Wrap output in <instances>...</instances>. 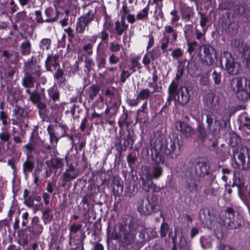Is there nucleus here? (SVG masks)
Instances as JSON below:
<instances>
[{
    "label": "nucleus",
    "mask_w": 250,
    "mask_h": 250,
    "mask_svg": "<svg viewBox=\"0 0 250 250\" xmlns=\"http://www.w3.org/2000/svg\"><path fill=\"white\" fill-rule=\"evenodd\" d=\"M135 233L132 232H128L127 229H126L124 235L122 237V241L126 245H131L133 244L135 242L136 237Z\"/></svg>",
    "instance_id": "c9c22d12"
},
{
    "label": "nucleus",
    "mask_w": 250,
    "mask_h": 250,
    "mask_svg": "<svg viewBox=\"0 0 250 250\" xmlns=\"http://www.w3.org/2000/svg\"><path fill=\"white\" fill-rule=\"evenodd\" d=\"M43 230V227L40 223L39 217L37 216L32 218L30 225L25 228V231L29 232V234H27V235H28L30 238L37 235H40Z\"/></svg>",
    "instance_id": "4468645a"
},
{
    "label": "nucleus",
    "mask_w": 250,
    "mask_h": 250,
    "mask_svg": "<svg viewBox=\"0 0 250 250\" xmlns=\"http://www.w3.org/2000/svg\"><path fill=\"white\" fill-rule=\"evenodd\" d=\"M233 6L232 2L230 0H222L219 3L218 9L221 11L230 10Z\"/></svg>",
    "instance_id": "de8ad7c7"
},
{
    "label": "nucleus",
    "mask_w": 250,
    "mask_h": 250,
    "mask_svg": "<svg viewBox=\"0 0 250 250\" xmlns=\"http://www.w3.org/2000/svg\"><path fill=\"white\" fill-rule=\"evenodd\" d=\"M51 165L54 169H62L64 166V159L60 157H56L51 159Z\"/></svg>",
    "instance_id": "a18cd8bd"
},
{
    "label": "nucleus",
    "mask_w": 250,
    "mask_h": 250,
    "mask_svg": "<svg viewBox=\"0 0 250 250\" xmlns=\"http://www.w3.org/2000/svg\"><path fill=\"white\" fill-rule=\"evenodd\" d=\"M23 71L24 75L21 80L22 86L24 87H34L35 83L39 80L42 74V67L36 57L32 56L24 62Z\"/></svg>",
    "instance_id": "20e7f679"
},
{
    "label": "nucleus",
    "mask_w": 250,
    "mask_h": 250,
    "mask_svg": "<svg viewBox=\"0 0 250 250\" xmlns=\"http://www.w3.org/2000/svg\"><path fill=\"white\" fill-rule=\"evenodd\" d=\"M152 93L148 88H144L141 89L137 95L138 98L141 101V100H145L148 99L151 96Z\"/></svg>",
    "instance_id": "8fccbe9b"
},
{
    "label": "nucleus",
    "mask_w": 250,
    "mask_h": 250,
    "mask_svg": "<svg viewBox=\"0 0 250 250\" xmlns=\"http://www.w3.org/2000/svg\"><path fill=\"white\" fill-rule=\"evenodd\" d=\"M104 106V98L101 95L99 94L98 98L93 103V107L101 109H103Z\"/></svg>",
    "instance_id": "13d9d810"
},
{
    "label": "nucleus",
    "mask_w": 250,
    "mask_h": 250,
    "mask_svg": "<svg viewBox=\"0 0 250 250\" xmlns=\"http://www.w3.org/2000/svg\"><path fill=\"white\" fill-rule=\"evenodd\" d=\"M173 100H174L175 102H176V97L168 95L167 102H166L164 106L162 108V109L159 111L160 114L162 113L163 112H167V110H168L167 108L171 104V103Z\"/></svg>",
    "instance_id": "4d7b16f0"
},
{
    "label": "nucleus",
    "mask_w": 250,
    "mask_h": 250,
    "mask_svg": "<svg viewBox=\"0 0 250 250\" xmlns=\"http://www.w3.org/2000/svg\"><path fill=\"white\" fill-rule=\"evenodd\" d=\"M178 9L180 12L182 20L185 21H188L194 15V12L192 7L187 4L180 2L179 4Z\"/></svg>",
    "instance_id": "4be33fe9"
},
{
    "label": "nucleus",
    "mask_w": 250,
    "mask_h": 250,
    "mask_svg": "<svg viewBox=\"0 0 250 250\" xmlns=\"http://www.w3.org/2000/svg\"><path fill=\"white\" fill-rule=\"evenodd\" d=\"M20 51L22 55H29L31 51V45L30 42L28 40L22 42L20 46Z\"/></svg>",
    "instance_id": "58836bf2"
},
{
    "label": "nucleus",
    "mask_w": 250,
    "mask_h": 250,
    "mask_svg": "<svg viewBox=\"0 0 250 250\" xmlns=\"http://www.w3.org/2000/svg\"><path fill=\"white\" fill-rule=\"evenodd\" d=\"M190 99L189 91L187 86H180L176 97V102L181 106H185Z\"/></svg>",
    "instance_id": "5701e85b"
},
{
    "label": "nucleus",
    "mask_w": 250,
    "mask_h": 250,
    "mask_svg": "<svg viewBox=\"0 0 250 250\" xmlns=\"http://www.w3.org/2000/svg\"><path fill=\"white\" fill-rule=\"evenodd\" d=\"M196 135L194 143L199 146H203L205 145L206 139L208 138L209 133L205 128L203 123H199L196 128Z\"/></svg>",
    "instance_id": "f3484780"
},
{
    "label": "nucleus",
    "mask_w": 250,
    "mask_h": 250,
    "mask_svg": "<svg viewBox=\"0 0 250 250\" xmlns=\"http://www.w3.org/2000/svg\"><path fill=\"white\" fill-rule=\"evenodd\" d=\"M78 175V172L65 170L62 175V180L65 183L71 182L76 179Z\"/></svg>",
    "instance_id": "ea45409f"
},
{
    "label": "nucleus",
    "mask_w": 250,
    "mask_h": 250,
    "mask_svg": "<svg viewBox=\"0 0 250 250\" xmlns=\"http://www.w3.org/2000/svg\"><path fill=\"white\" fill-rule=\"evenodd\" d=\"M104 29L105 30H108L109 31H111L110 30L113 26V23L111 19L110 16H109L106 13V11L104 13Z\"/></svg>",
    "instance_id": "3c124183"
},
{
    "label": "nucleus",
    "mask_w": 250,
    "mask_h": 250,
    "mask_svg": "<svg viewBox=\"0 0 250 250\" xmlns=\"http://www.w3.org/2000/svg\"><path fill=\"white\" fill-rule=\"evenodd\" d=\"M236 81V96L242 101L246 102L250 99V81L246 77H238Z\"/></svg>",
    "instance_id": "6e6552de"
},
{
    "label": "nucleus",
    "mask_w": 250,
    "mask_h": 250,
    "mask_svg": "<svg viewBox=\"0 0 250 250\" xmlns=\"http://www.w3.org/2000/svg\"><path fill=\"white\" fill-rule=\"evenodd\" d=\"M198 188V184L195 181L188 182L186 185V189L190 192H193L197 191Z\"/></svg>",
    "instance_id": "338daca9"
},
{
    "label": "nucleus",
    "mask_w": 250,
    "mask_h": 250,
    "mask_svg": "<svg viewBox=\"0 0 250 250\" xmlns=\"http://www.w3.org/2000/svg\"><path fill=\"white\" fill-rule=\"evenodd\" d=\"M125 17H121V22L118 21H116V31H124L127 29L128 25L125 22Z\"/></svg>",
    "instance_id": "49530a36"
},
{
    "label": "nucleus",
    "mask_w": 250,
    "mask_h": 250,
    "mask_svg": "<svg viewBox=\"0 0 250 250\" xmlns=\"http://www.w3.org/2000/svg\"><path fill=\"white\" fill-rule=\"evenodd\" d=\"M38 129L37 126L34 128L30 137L29 142L23 146V148L26 150L27 158L32 157L33 153L35 152L37 147H38L39 142L35 135V132L38 131Z\"/></svg>",
    "instance_id": "2eb2a0df"
},
{
    "label": "nucleus",
    "mask_w": 250,
    "mask_h": 250,
    "mask_svg": "<svg viewBox=\"0 0 250 250\" xmlns=\"http://www.w3.org/2000/svg\"><path fill=\"white\" fill-rule=\"evenodd\" d=\"M122 174L125 183L129 185L136 182L138 180L136 171H134V169H130L129 172L123 170Z\"/></svg>",
    "instance_id": "7c9ffc66"
},
{
    "label": "nucleus",
    "mask_w": 250,
    "mask_h": 250,
    "mask_svg": "<svg viewBox=\"0 0 250 250\" xmlns=\"http://www.w3.org/2000/svg\"><path fill=\"white\" fill-rule=\"evenodd\" d=\"M49 125L56 131V133L58 134H62L63 135V137H65L66 132L68 130V127L67 125L62 123H60L59 125L50 124Z\"/></svg>",
    "instance_id": "e433bc0d"
},
{
    "label": "nucleus",
    "mask_w": 250,
    "mask_h": 250,
    "mask_svg": "<svg viewBox=\"0 0 250 250\" xmlns=\"http://www.w3.org/2000/svg\"><path fill=\"white\" fill-rule=\"evenodd\" d=\"M25 93L29 95L28 101L32 103V104L36 105V106L39 105L42 103H43L42 101V96L45 97L44 94H42L38 91L37 89L34 90L33 91H31L30 89L31 87H25Z\"/></svg>",
    "instance_id": "393cba45"
},
{
    "label": "nucleus",
    "mask_w": 250,
    "mask_h": 250,
    "mask_svg": "<svg viewBox=\"0 0 250 250\" xmlns=\"http://www.w3.org/2000/svg\"><path fill=\"white\" fill-rule=\"evenodd\" d=\"M189 167L186 168L187 172L194 174L197 177H205L206 176H211V181L215 178L212 173L209 172V165L207 160L199 157L191 159L188 163Z\"/></svg>",
    "instance_id": "39448f33"
},
{
    "label": "nucleus",
    "mask_w": 250,
    "mask_h": 250,
    "mask_svg": "<svg viewBox=\"0 0 250 250\" xmlns=\"http://www.w3.org/2000/svg\"><path fill=\"white\" fill-rule=\"evenodd\" d=\"M132 74L128 70H123L120 75V82L124 83L126 79L129 78Z\"/></svg>",
    "instance_id": "774afa93"
},
{
    "label": "nucleus",
    "mask_w": 250,
    "mask_h": 250,
    "mask_svg": "<svg viewBox=\"0 0 250 250\" xmlns=\"http://www.w3.org/2000/svg\"><path fill=\"white\" fill-rule=\"evenodd\" d=\"M34 167V163L32 161L29 160V158H27L23 164L22 170L24 173L26 172H31L33 171Z\"/></svg>",
    "instance_id": "09e8293b"
},
{
    "label": "nucleus",
    "mask_w": 250,
    "mask_h": 250,
    "mask_svg": "<svg viewBox=\"0 0 250 250\" xmlns=\"http://www.w3.org/2000/svg\"><path fill=\"white\" fill-rule=\"evenodd\" d=\"M203 101L204 104L210 109H217L219 106V97L216 96L215 93L211 90L209 89L204 96Z\"/></svg>",
    "instance_id": "dca6fc26"
},
{
    "label": "nucleus",
    "mask_w": 250,
    "mask_h": 250,
    "mask_svg": "<svg viewBox=\"0 0 250 250\" xmlns=\"http://www.w3.org/2000/svg\"><path fill=\"white\" fill-rule=\"evenodd\" d=\"M30 111L28 108H22L16 104L13 110V116L19 121H23L24 120L28 119Z\"/></svg>",
    "instance_id": "c85d7f7f"
},
{
    "label": "nucleus",
    "mask_w": 250,
    "mask_h": 250,
    "mask_svg": "<svg viewBox=\"0 0 250 250\" xmlns=\"http://www.w3.org/2000/svg\"><path fill=\"white\" fill-rule=\"evenodd\" d=\"M199 219L205 227H211L217 220L216 210L212 208H202L199 212Z\"/></svg>",
    "instance_id": "1a4fd4ad"
},
{
    "label": "nucleus",
    "mask_w": 250,
    "mask_h": 250,
    "mask_svg": "<svg viewBox=\"0 0 250 250\" xmlns=\"http://www.w3.org/2000/svg\"><path fill=\"white\" fill-rule=\"evenodd\" d=\"M230 12L227 11L224 14L221 15L219 20V23L222 27V31H228L227 29L230 24Z\"/></svg>",
    "instance_id": "2f4dec72"
},
{
    "label": "nucleus",
    "mask_w": 250,
    "mask_h": 250,
    "mask_svg": "<svg viewBox=\"0 0 250 250\" xmlns=\"http://www.w3.org/2000/svg\"><path fill=\"white\" fill-rule=\"evenodd\" d=\"M173 136L169 143L164 144L163 139L157 137L155 140H151L150 151L152 163L149 173L154 179H159L163 174L162 165H167L168 159H175L181 152V148L183 145L182 136Z\"/></svg>",
    "instance_id": "f257e3e1"
},
{
    "label": "nucleus",
    "mask_w": 250,
    "mask_h": 250,
    "mask_svg": "<svg viewBox=\"0 0 250 250\" xmlns=\"http://www.w3.org/2000/svg\"><path fill=\"white\" fill-rule=\"evenodd\" d=\"M40 118L42 121H45L48 118L49 109L47 107V104L45 101L37 106Z\"/></svg>",
    "instance_id": "72a5a7b5"
},
{
    "label": "nucleus",
    "mask_w": 250,
    "mask_h": 250,
    "mask_svg": "<svg viewBox=\"0 0 250 250\" xmlns=\"http://www.w3.org/2000/svg\"><path fill=\"white\" fill-rule=\"evenodd\" d=\"M179 82L172 80L168 88V95L176 97L178 92H179Z\"/></svg>",
    "instance_id": "79ce46f5"
},
{
    "label": "nucleus",
    "mask_w": 250,
    "mask_h": 250,
    "mask_svg": "<svg viewBox=\"0 0 250 250\" xmlns=\"http://www.w3.org/2000/svg\"><path fill=\"white\" fill-rule=\"evenodd\" d=\"M130 12L129 8L127 6L126 0H124L122 1V7L120 10V14L121 17H125Z\"/></svg>",
    "instance_id": "bf43d9fd"
},
{
    "label": "nucleus",
    "mask_w": 250,
    "mask_h": 250,
    "mask_svg": "<svg viewBox=\"0 0 250 250\" xmlns=\"http://www.w3.org/2000/svg\"><path fill=\"white\" fill-rule=\"evenodd\" d=\"M123 185L119 182L117 184L114 183L113 185V193L115 195H119L122 194L123 192Z\"/></svg>",
    "instance_id": "6e6d98bb"
},
{
    "label": "nucleus",
    "mask_w": 250,
    "mask_h": 250,
    "mask_svg": "<svg viewBox=\"0 0 250 250\" xmlns=\"http://www.w3.org/2000/svg\"><path fill=\"white\" fill-rule=\"evenodd\" d=\"M47 131L49 135V140L51 144H57L60 139L63 137V135L56 133V131L49 125L47 126Z\"/></svg>",
    "instance_id": "473e14b6"
},
{
    "label": "nucleus",
    "mask_w": 250,
    "mask_h": 250,
    "mask_svg": "<svg viewBox=\"0 0 250 250\" xmlns=\"http://www.w3.org/2000/svg\"><path fill=\"white\" fill-rule=\"evenodd\" d=\"M246 150L248 157L247 162L246 161V156L244 153H240L238 154L237 158L235 160V163L239 168L243 170L248 169L250 168V154L249 152V148L247 147Z\"/></svg>",
    "instance_id": "a878e982"
},
{
    "label": "nucleus",
    "mask_w": 250,
    "mask_h": 250,
    "mask_svg": "<svg viewBox=\"0 0 250 250\" xmlns=\"http://www.w3.org/2000/svg\"><path fill=\"white\" fill-rule=\"evenodd\" d=\"M104 95L106 97L105 101L106 108L104 114L106 115L107 118L110 119L116 115L121 104V101L109 88L105 90Z\"/></svg>",
    "instance_id": "0eeeda50"
},
{
    "label": "nucleus",
    "mask_w": 250,
    "mask_h": 250,
    "mask_svg": "<svg viewBox=\"0 0 250 250\" xmlns=\"http://www.w3.org/2000/svg\"><path fill=\"white\" fill-rule=\"evenodd\" d=\"M130 62L131 65H129L128 68L132 74L135 72L137 70H140L143 67L137 58L131 59Z\"/></svg>",
    "instance_id": "37998d69"
},
{
    "label": "nucleus",
    "mask_w": 250,
    "mask_h": 250,
    "mask_svg": "<svg viewBox=\"0 0 250 250\" xmlns=\"http://www.w3.org/2000/svg\"><path fill=\"white\" fill-rule=\"evenodd\" d=\"M222 75L221 71L218 72L216 70L213 71L212 74V79L215 85H219L222 81Z\"/></svg>",
    "instance_id": "864d4df0"
},
{
    "label": "nucleus",
    "mask_w": 250,
    "mask_h": 250,
    "mask_svg": "<svg viewBox=\"0 0 250 250\" xmlns=\"http://www.w3.org/2000/svg\"><path fill=\"white\" fill-rule=\"evenodd\" d=\"M153 179L152 175L148 172L145 176H142L140 178L141 184L144 189L146 190L147 188L150 186L152 183Z\"/></svg>",
    "instance_id": "4c0bfd02"
},
{
    "label": "nucleus",
    "mask_w": 250,
    "mask_h": 250,
    "mask_svg": "<svg viewBox=\"0 0 250 250\" xmlns=\"http://www.w3.org/2000/svg\"><path fill=\"white\" fill-rule=\"evenodd\" d=\"M95 65V62L93 59L86 57L84 60V65L83 71L84 74L88 76L89 73L93 69V67Z\"/></svg>",
    "instance_id": "a19ab883"
},
{
    "label": "nucleus",
    "mask_w": 250,
    "mask_h": 250,
    "mask_svg": "<svg viewBox=\"0 0 250 250\" xmlns=\"http://www.w3.org/2000/svg\"><path fill=\"white\" fill-rule=\"evenodd\" d=\"M149 10V4H148L142 10V12L138 13L136 16V19L139 20H144L148 16Z\"/></svg>",
    "instance_id": "680f3d73"
},
{
    "label": "nucleus",
    "mask_w": 250,
    "mask_h": 250,
    "mask_svg": "<svg viewBox=\"0 0 250 250\" xmlns=\"http://www.w3.org/2000/svg\"><path fill=\"white\" fill-rule=\"evenodd\" d=\"M42 219L45 224L49 223L53 219V215L51 210L48 208H45L42 211Z\"/></svg>",
    "instance_id": "c03bdc74"
},
{
    "label": "nucleus",
    "mask_w": 250,
    "mask_h": 250,
    "mask_svg": "<svg viewBox=\"0 0 250 250\" xmlns=\"http://www.w3.org/2000/svg\"><path fill=\"white\" fill-rule=\"evenodd\" d=\"M133 119L127 110L123 111V114L119 118L118 124L119 127V136L115 137L113 142L116 150L115 159L120 161L123 157V152L127 148L131 150L136 140L135 135L132 128L129 127L133 124Z\"/></svg>",
    "instance_id": "f03ea898"
},
{
    "label": "nucleus",
    "mask_w": 250,
    "mask_h": 250,
    "mask_svg": "<svg viewBox=\"0 0 250 250\" xmlns=\"http://www.w3.org/2000/svg\"><path fill=\"white\" fill-rule=\"evenodd\" d=\"M162 209V205L156 194L147 196L145 202L142 199L138 203L137 210L142 216H149L158 213Z\"/></svg>",
    "instance_id": "423d86ee"
},
{
    "label": "nucleus",
    "mask_w": 250,
    "mask_h": 250,
    "mask_svg": "<svg viewBox=\"0 0 250 250\" xmlns=\"http://www.w3.org/2000/svg\"><path fill=\"white\" fill-rule=\"evenodd\" d=\"M83 18H79L78 21H77L76 25V31H84L86 29V27L88 30V24L84 21Z\"/></svg>",
    "instance_id": "603ef678"
},
{
    "label": "nucleus",
    "mask_w": 250,
    "mask_h": 250,
    "mask_svg": "<svg viewBox=\"0 0 250 250\" xmlns=\"http://www.w3.org/2000/svg\"><path fill=\"white\" fill-rule=\"evenodd\" d=\"M45 14L47 17V19L45 20V22H54L58 20L60 12L58 8L56 7H49L45 10Z\"/></svg>",
    "instance_id": "c756f323"
},
{
    "label": "nucleus",
    "mask_w": 250,
    "mask_h": 250,
    "mask_svg": "<svg viewBox=\"0 0 250 250\" xmlns=\"http://www.w3.org/2000/svg\"><path fill=\"white\" fill-rule=\"evenodd\" d=\"M126 228L122 224L116 225L114 226L112 231L109 227L107 229V234L113 240L122 239V237L126 230Z\"/></svg>",
    "instance_id": "b1692460"
},
{
    "label": "nucleus",
    "mask_w": 250,
    "mask_h": 250,
    "mask_svg": "<svg viewBox=\"0 0 250 250\" xmlns=\"http://www.w3.org/2000/svg\"><path fill=\"white\" fill-rule=\"evenodd\" d=\"M245 7L240 4H235L233 7L234 14L237 16H242L245 12Z\"/></svg>",
    "instance_id": "052dcab7"
},
{
    "label": "nucleus",
    "mask_w": 250,
    "mask_h": 250,
    "mask_svg": "<svg viewBox=\"0 0 250 250\" xmlns=\"http://www.w3.org/2000/svg\"><path fill=\"white\" fill-rule=\"evenodd\" d=\"M59 55L57 54H48L44 62L46 71L53 73L60 66Z\"/></svg>",
    "instance_id": "a211bd4d"
},
{
    "label": "nucleus",
    "mask_w": 250,
    "mask_h": 250,
    "mask_svg": "<svg viewBox=\"0 0 250 250\" xmlns=\"http://www.w3.org/2000/svg\"><path fill=\"white\" fill-rule=\"evenodd\" d=\"M56 69V71L53 73V77L55 80L58 81V84L61 86L66 81L64 72L63 70L60 67V65Z\"/></svg>",
    "instance_id": "f704fd0d"
},
{
    "label": "nucleus",
    "mask_w": 250,
    "mask_h": 250,
    "mask_svg": "<svg viewBox=\"0 0 250 250\" xmlns=\"http://www.w3.org/2000/svg\"><path fill=\"white\" fill-rule=\"evenodd\" d=\"M80 18H83V20L88 24L94 19V14L92 10H90L87 13L83 14Z\"/></svg>",
    "instance_id": "e2e57ef3"
},
{
    "label": "nucleus",
    "mask_w": 250,
    "mask_h": 250,
    "mask_svg": "<svg viewBox=\"0 0 250 250\" xmlns=\"http://www.w3.org/2000/svg\"><path fill=\"white\" fill-rule=\"evenodd\" d=\"M232 44L236 46L238 51L242 53L243 61L246 62V66L250 68V47L248 46L239 39H235L232 42Z\"/></svg>",
    "instance_id": "ddd939ff"
},
{
    "label": "nucleus",
    "mask_w": 250,
    "mask_h": 250,
    "mask_svg": "<svg viewBox=\"0 0 250 250\" xmlns=\"http://www.w3.org/2000/svg\"><path fill=\"white\" fill-rule=\"evenodd\" d=\"M220 63H224L226 69L230 75H235L239 71V64L234 61L231 54L228 51L224 52L220 57Z\"/></svg>",
    "instance_id": "9b49d317"
},
{
    "label": "nucleus",
    "mask_w": 250,
    "mask_h": 250,
    "mask_svg": "<svg viewBox=\"0 0 250 250\" xmlns=\"http://www.w3.org/2000/svg\"><path fill=\"white\" fill-rule=\"evenodd\" d=\"M49 102L52 103L51 109L52 110H62L64 109L65 102L58 103L60 101L61 92L56 85H53L47 90Z\"/></svg>",
    "instance_id": "f8f14e48"
},
{
    "label": "nucleus",
    "mask_w": 250,
    "mask_h": 250,
    "mask_svg": "<svg viewBox=\"0 0 250 250\" xmlns=\"http://www.w3.org/2000/svg\"><path fill=\"white\" fill-rule=\"evenodd\" d=\"M232 180L233 183L231 187H237L239 196L241 199H244L245 197L244 193L245 189V182L244 179L241 176L239 172L236 171L233 172Z\"/></svg>",
    "instance_id": "aec40b11"
},
{
    "label": "nucleus",
    "mask_w": 250,
    "mask_h": 250,
    "mask_svg": "<svg viewBox=\"0 0 250 250\" xmlns=\"http://www.w3.org/2000/svg\"><path fill=\"white\" fill-rule=\"evenodd\" d=\"M137 158L129 153L126 157V161L130 169H134V166L137 162Z\"/></svg>",
    "instance_id": "69168bd1"
},
{
    "label": "nucleus",
    "mask_w": 250,
    "mask_h": 250,
    "mask_svg": "<svg viewBox=\"0 0 250 250\" xmlns=\"http://www.w3.org/2000/svg\"><path fill=\"white\" fill-rule=\"evenodd\" d=\"M203 49V54H198L204 65H210L217 60L216 52L214 47L209 44H203L200 46Z\"/></svg>",
    "instance_id": "9d476101"
},
{
    "label": "nucleus",
    "mask_w": 250,
    "mask_h": 250,
    "mask_svg": "<svg viewBox=\"0 0 250 250\" xmlns=\"http://www.w3.org/2000/svg\"><path fill=\"white\" fill-rule=\"evenodd\" d=\"M170 15L171 16L170 21L171 23H177L180 20V16L178 14V11L175 8H174L170 11Z\"/></svg>",
    "instance_id": "0e129e2a"
},
{
    "label": "nucleus",
    "mask_w": 250,
    "mask_h": 250,
    "mask_svg": "<svg viewBox=\"0 0 250 250\" xmlns=\"http://www.w3.org/2000/svg\"><path fill=\"white\" fill-rule=\"evenodd\" d=\"M169 229L168 224L164 221L161 224L160 229V234L162 238L167 236Z\"/></svg>",
    "instance_id": "5fc2aeb1"
},
{
    "label": "nucleus",
    "mask_w": 250,
    "mask_h": 250,
    "mask_svg": "<svg viewBox=\"0 0 250 250\" xmlns=\"http://www.w3.org/2000/svg\"><path fill=\"white\" fill-rule=\"evenodd\" d=\"M136 121L145 123L148 118L147 101H146L136 111Z\"/></svg>",
    "instance_id": "bb28decb"
},
{
    "label": "nucleus",
    "mask_w": 250,
    "mask_h": 250,
    "mask_svg": "<svg viewBox=\"0 0 250 250\" xmlns=\"http://www.w3.org/2000/svg\"><path fill=\"white\" fill-rule=\"evenodd\" d=\"M220 229L217 228L215 232L218 239L222 238L227 229H235L242 227L244 223L243 216L232 207H228L223 211Z\"/></svg>",
    "instance_id": "7ed1b4c3"
},
{
    "label": "nucleus",
    "mask_w": 250,
    "mask_h": 250,
    "mask_svg": "<svg viewBox=\"0 0 250 250\" xmlns=\"http://www.w3.org/2000/svg\"><path fill=\"white\" fill-rule=\"evenodd\" d=\"M175 125L177 130L186 138L191 137L194 133V129L184 122L177 121L176 122Z\"/></svg>",
    "instance_id": "412c9836"
},
{
    "label": "nucleus",
    "mask_w": 250,
    "mask_h": 250,
    "mask_svg": "<svg viewBox=\"0 0 250 250\" xmlns=\"http://www.w3.org/2000/svg\"><path fill=\"white\" fill-rule=\"evenodd\" d=\"M205 115L206 116V123H207V128L212 136H214L219 133L220 126L218 127L213 126V121H216V116L211 111L206 110Z\"/></svg>",
    "instance_id": "6ab92c4d"
},
{
    "label": "nucleus",
    "mask_w": 250,
    "mask_h": 250,
    "mask_svg": "<svg viewBox=\"0 0 250 250\" xmlns=\"http://www.w3.org/2000/svg\"><path fill=\"white\" fill-rule=\"evenodd\" d=\"M100 89L99 85L96 84H92L85 90V97L88 103L93 101L98 95H99Z\"/></svg>",
    "instance_id": "cd10ccee"
}]
</instances>
